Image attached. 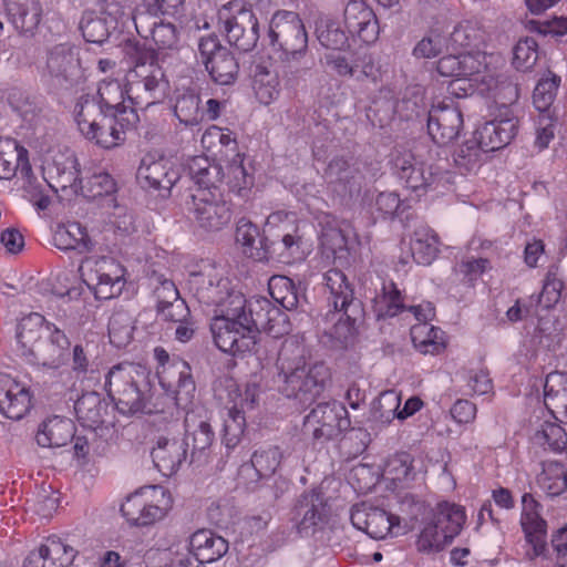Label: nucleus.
I'll list each match as a JSON object with an SVG mask.
<instances>
[{"mask_svg":"<svg viewBox=\"0 0 567 567\" xmlns=\"http://www.w3.org/2000/svg\"><path fill=\"white\" fill-rule=\"evenodd\" d=\"M324 285L329 290V305L333 311H329L324 320L331 323L323 329L324 343L336 350H346L354 346L359 327L364 321V307L362 301L354 296L352 284L339 269H329L323 275Z\"/></svg>","mask_w":567,"mask_h":567,"instance_id":"nucleus-1","label":"nucleus"},{"mask_svg":"<svg viewBox=\"0 0 567 567\" xmlns=\"http://www.w3.org/2000/svg\"><path fill=\"white\" fill-rule=\"evenodd\" d=\"M276 382L287 398L310 403L319 396L331 379V372L323 361L310 362L305 348L298 342H287L277 357Z\"/></svg>","mask_w":567,"mask_h":567,"instance_id":"nucleus-2","label":"nucleus"},{"mask_svg":"<svg viewBox=\"0 0 567 567\" xmlns=\"http://www.w3.org/2000/svg\"><path fill=\"white\" fill-rule=\"evenodd\" d=\"M73 114L81 134L103 148H112L123 143L126 130L138 121L135 110H123L122 114L113 115L103 112L87 96L76 99Z\"/></svg>","mask_w":567,"mask_h":567,"instance_id":"nucleus-3","label":"nucleus"},{"mask_svg":"<svg viewBox=\"0 0 567 567\" xmlns=\"http://www.w3.org/2000/svg\"><path fill=\"white\" fill-rule=\"evenodd\" d=\"M104 389L124 415L152 412V385L148 373L140 365L120 363L112 367L105 375Z\"/></svg>","mask_w":567,"mask_h":567,"instance_id":"nucleus-4","label":"nucleus"},{"mask_svg":"<svg viewBox=\"0 0 567 567\" xmlns=\"http://www.w3.org/2000/svg\"><path fill=\"white\" fill-rule=\"evenodd\" d=\"M228 298L229 305L233 306L228 315L239 318L244 330L255 334V340H258L260 331H266L274 337L288 332L286 315L267 298L252 297L247 301L240 293H230Z\"/></svg>","mask_w":567,"mask_h":567,"instance_id":"nucleus-5","label":"nucleus"},{"mask_svg":"<svg viewBox=\"0 0 567 567\" xmlns=\"http://www.w3.org/2000/svg\"><path fill=\"white\" fill-rule=\"evenodd\" d=\"M303 429L318 443L338 440L343 432L349 431L350 439H360L363 450L369 439L368 432L363 429L351 427V421L346 406L334 400L317 404L306 415Z\"/></svg>","mask_w":567,"mask_h":567,"instance_id":"nucleus-6","label":"nucleus"},{"mask_svg":"<svg viewBox=\"0 0 567 567\" xmlns=\"http://www.w3.org/2000/svg\"><path fill=\"white\" fill-rule=\"evenodd\" d=\"M168 81L152 54L140 58L128 73V101L141 107L161 103L167 95Z\"/></svg>","mask_w":567,"mask_h":567,"instance_id":"nucleus-7","label":"nucleus"},{"mask_svg":"<svg viewBox=\"0 0 567 567\" xmlns=\"http://www.w3.org/2000/svg\"><path fill=\"white\" fill-rule=\"evenodd\" d=\"M465 518L461 506L447 502L440 503L433 522L429 523L419 536V549L430 551L443 548L460 534Z\"/></svg>","mask_w":567,"mask_h":567,"instance_id":"nucleus-8","label":"nucleus"},{"mask_svg":"<svg viewBox=\"0 0 567 567\" xmlns=\"http://www.w3.org/2000/svg\"><path fill=\"white\" fill-rule=\"evenodd\" d=\"M220 30L230 45L241 52L255 49L259 39V23L251 9L229 3L219 11Z\"/></svg>","mask_w":567,"mask_h":567,"instance_id":"nucleus-9","label":"nucleus"},{"mask_svg":"<svg viewBox=\"0 0 567 567\" xmlns=\"http://www.w3.org/2000/svg\"><path fill=\"white\" fill-rule=\"evenodd\" d=\"M226 315L215 317L210 323V331L216 347L226 353L233 355L254 352L258 360H261V347L259 340H255V334H249L244 330L241 320L235 316Z\"/></svg>","mask_w":567,"mask_h":567,"instance_id":"nucleus-10","label":"nucleus"},{"mask_svg":"<svg viewBox=\"0 0 567 567\" xmlns=\"http://www.w3.org/2000/svg\"><path fill=\"white\" fill-rule=\"evenodd\" d=\"M154 352L163 365V371L158 373L162 386L175 394L178 408L186 410L193 403L196 392L189 364L179 358L169 362V354L163 348H156Z\"/></svg>","mask_w":567,"mask_h":567,"instance_id":"nucleus-11","label":"nucleus"},{"mask_svg":"<svg viewBox=\"0 0 567 567\" xmlns=\"http://www.w3.org/2000/svg\"><path fill=\"white\" fill-rule=\"evenodd\" d=\"M393 169L404 187L417 196L440 184L447 174V169L439 165H430L426 168L425 164L409 151L395 155Z\"/></svg>","mask_w":567,"mask_h":567,"instance_id":"nucleus-12","label":"nucleus"},{"mask_svg":"<svg viewBox=\"0 0 567 567\" xmlns=\"http://www.w3.org/2000/svg\"><path fill=\"white\" fill-rule=\"evenodd\" d=\"M198 51L210 79L219 85L233 84L239 73V63L233 52L221 45L216 34L200 38Z\"/></svg>","mask_w":567,"mask_h":567,"instance_id":"nucleus-13","label":"nucleus"},{"mask_svg":"<svg viewBox=\"0 0 567 567\" xmlns=\"http://www.w3.org/2000/svg\"><path fill=\"white\" fill-rule=\"evenodd\" d=\"M270 44L278 47L287 56L296 58L306 52L308 35L305 25L296 12L278 11L274 14L268 32Z\"/></svg>","mask_w":567,"mask_h":567,"instance_id":"nucleus-14","label":"nucleus"},{"mask_svg":"<svg viewBox=\"0 0 567 567\" xmlns=\"http://www.w3.org/2000/svg\"><path fill=\"white\" fill-rule=\"evenodd\" d=\"M188 209L194 223L206 233L219 231L231 220L230 207L223 199L221 193L197 190L192 195Z\"/></svg>","mask_w":567,"mask_h":567,"instance_id":"nucleus-15","label":"nucleus"},{"mask_svg":"<svg viewBox=\"0 0 567 567\" xmlns=\"http://www.w3.org/2000/svg\"><path fill=\"white\" fill-rule=\"evenodd\" d=\"M154 497L161 495V499H147L144 493L130 495L121 506V512L132 526L143 527L162 519L171 507V497L166 496L162 488L153 487Z\"/></svg>","mask_w":567,"mask_h":567,"instance_id":"nucleus-16","label":"nucleus"},{"mask_svg":"<svg viewBox=\"0 0 567 567\" xmlns=\"http://www.w3.org/2000/svg\"><path fill=\"white\" fill-rule=\"evenodd\" d=\"M327 501L323 493L317 489L302 493L291 511V519L300 534H313L327 523Z\"/></svg>","mask_w":567,"mask_h":567,"instance_id":"nucleus-17","label":"nucleus"},{"mask_svg":"<svg viewBox=\"0 0 567 567\" xmlns=\"http://www.w3.org/2000/svg\"><path fill=\"white\" fill-rule=\"evenodd\" d=\"M83 276L86 285L93 289L95 298L100 300L120 296L125 285L124 269L113 259L97 260L94 268L89 269Z\"/></svg>","mask_w":567,"mask_h":567,"instance_id":"nucleus-18","label":"nucleus"},{"mask_svg":"<svg viewBox=\"0 0 567 567\" xmlns=\"http://www.w3.org/2000/svg\"><path fill=\"white\" fill-rule=\"evenodd\" d=\"M179 177V171L171 159L163 156L155 158L153 155L142 158L136 173L143 188L165 192L163 196L169 194Z\"/></svg>","mask_w":567,"mask_h":567,"instance_id":"nucleus-19","label":"nucleus"},{"mask_svg":"<svg viewBox=\"0 0 567 567\" xmlns=\"http://www.w3.org/2000/svg\"><path fill=\"white\" fill-rule=\"evenodd\" d=\"M47 337L40 342L30 363L59 369L70 360L71 341L55 323L47 322Z\"/></svg>","mask_w":567,"mask_h":567,"instance_id":"nucleus-20","label":"nucleus"},{"mask_svg":"<svg viewBox=\"0 0 567 567\" xmlns=\"http://www.w3.org/2000/svg\"><path fill=\"white\" fill-rule=\"evenodd\" d=\"M542 507L530 493L523 495L520 526L526 542L533 547V554H527L529 559L543 555L547 545V522L540 515Z\"/></svg>","mask_w":567,"mask_h":567,"instance_id":"nucleus-21","label":"nucleus"},{"mask_svg":"<svg viewBox=\"0 0 567 567\" xmlns=\"http://www.w3.org/2000/svg\"><path fill=\"white\" fill-rule=\"evenodd\" d=\"M427 133L437 145L444 146L453 142L463 128V116L458 105L433 106L427 112Z\"/></svg>","mask_w":567,"mask_h":567,"instance_id":"nucleus-22","label":"nucleus"},{"mask_svg":"<svg viewBox=\"0 0 567 567\" xmlns=\"http://www.w3.org/2000/svg\"><path fill=\"white\" fill-rule=\"evenodd\" d=\"M518 130V120L509 109L501 111L494 120L484 123L475 131L476 138L485 153L501 150L508 145Z\"/></svg>","mask_w":567,"mask_h":567,"instance_id":"nucleus-23","label":"nucleus"},{"mask_svg":"<svg viewBox=\"0 0 567 567\" xmlns=\"http://www.w3.org/2000/svg\"><path fill=\"white\" fill-rule=\"evenodd\" d=\"M185 434L181 440L187 444L190 463L203 464L207 461L208 451L214 442L215 433L210 424L195 415L187 413L184 420Z\"/></svg>","mask_w":567,"mask_h":567,"instance_id":"nucleus-24","label":"nucleus"},{"mask_svg":"<svg viewBox=\"0 0 567 567\" xmlns=\"http://www.w3.org/2000/svg\"><path fill=\"white\" fill-rule=\"evenodd\" d=\"M344 23L348 32L364 43H373L380 32L373 10L364 0H350L344 8Z\"/></svg>","mask_w":567,"mask_h":567,"instance_id":"nucleus-25","label":"nucleus"},{"mask_svg":"<svg viewBox=\"0 0 567 567\" xmlns=\"http://www.w3.org/2000/svg\"><path fill=\"white\" fill-rule=\"evenodd\" d=\"M47 68L59 85L72 84L81 73L76 49L66 43L55 45L49 51Z\"/></svg>","mask_w":567,"mask_h":567,"instance_id":"nucleus-26","label":"nucleus"},{"mask_svg":"<svg viewBox=\"0 0 567 567\" xmlns=\"http://www.w3.org/2000/svg\"><path fill=\"white\" fill-rule=\"evenodd\" d=\"M398 518L379 507L362 504L351 512L354 527L365 532L373 539H384L395 525Z\"/></svg>","mask_w":567,"mask_h":567,"instance_id":"nucleus-27","label":"nucleus"},{"mask_svg":"<svg viewBox=\"0 0 567 567\" xmlns=\"http://www.w3.org/2000/svg\"><path fill=\"white\" fill-rule=\"evenodd\" d=\"M324 176L330 184L339 186L340 192L349 197L360 195L365 179L360 168L342 156H336L329 162Z\"/></svg>","mask_w":567,"mask_h":567,"instance_id":"nucleus-28","label":"nucleus"},{"mask_svg":"<svg viewBox=\"0 0 567 567\" xmlns=\"http://www.w3.org/2000/svg\"><path fill=\"white\" fill-rule=\"evenodd\" d=\"M163 18L134 13L133 21L137 33L142 38H151L159 50L176 49L178 43L176 27L171 22H164Z\"/></svg>","mask_w":567,"mask_h":567,"instance_id":"nucleus-29","label":"nucleus"},{"mask_svg":"<svg viewBox=\"0 0 567 567\" xmlns=\"http://www.w3.org/2000/svg\"><path fill=\"white\" fill-rule=\"evenodd\" d=\"M30 408L29 391L10 375L0 373V412L8 419L21 420Z\"/></svg>","mask_w":567,"mask_h":567,"instance_id":"nucleus-30","label":"nucleus"},{"mask_svg":"<svg viewBox=\"0 0 567 567\" xmlns=\"http://www.w3.org/2000/svg\"><path fill=\"white\" fill-rule=\"evenodd\" d=\"M151 456L158 472L169 477L186 461L188 456L187 444L177 439L161 436L152 449Z\"/></svg>","mask_w":567,"mask_h":567,"instance_id":"nucleus-31","label":"nucleus"},{"mask_svg":"<svg viewBox=\"0 0 567 567\" xmlns=\"http://www.w3.org/2000/svg\"><path fill=\"white\" fill-rule=\"evenodd\" d=\"M78 421L84 427L96 431L104 425L112 424L109 421L110 405L97 392L83 393L74 403Z\"/></svg>","mask_w":567,"mask_h":567,"instance_id":"nucleus-32","label":"nucleus"},{"mask_svg":"<svg viewBox=\"0 0 567 567\" xmlns=\"http://www.w3.org/2000/svg\"><path fill=\"white\" fill-rule=\"evenodd\" d=\"M477 89L482 94L494 99L495 103L501 105V111L508 109L519 96L518 83L515 76L508 73L484 74Z\"/></svg>","mask_w":567,"mask_h":567,"instance_id":"nucleus-33","label":"nucleus"},{"mask_svg":"<svg viewBox=\"0 0 567 567\" xmlns=\"http://www.w3.org/2000/svg\"><path fill=\"white\" fill-rule=\"evenodd\" d=\"M190 548L199 564L215 563L228 551V542L209 529H199L190 537Z\"/></svg>","mask_w":567,"mask_h":567,"instance_id":"nucleus-34","label":"nucleus"},{"mask_svg":"<svg viewBox=\"0 0 567 567\" xmlns=\"http://www.w3.org/2000/svg\"><path fill=\"white\" fill-rule=\"evenodd\" d=\"M187 168L189 177L198 186L197 190L220 193L218 186L223 183L224 171L218 163L200 155L190 158Z\"/></svg>","mask_w":567,"mask_h":567,"instance_id":"nucleus-35","label":"nucleus"},{"mask_svg":"<svg viewBox=\"0 0 567 567\" xmlns=\"http://www.w3.org/2000/svg\"><path fill=\"white\" fill-rule=\"evenodd\" d=\"M422 406V400L417 396H412L408 399L404 403V406L399 410L400 396L393 391H388L380 395L378 405L373 411V416L374 419H379L384 423H390L395 417L404 420L413 415Z\"/></svg>","mask_w":567,"mask_h":567,"instance_id":"nucleus-36","label":"nucleus"},{"mask_svg":"<svg viewBox=\"0 0 567 567\" xmlns=\"http://www.w3.org/2000/svg\"><path fill=\"white\" fill-rule=\"evenodd\" d=\"M17 172L20 175L30 173L28 151L16 140H0V179H10Z\"/></svg>","mask_w":567,"mask_h":567,"instance_id":"nucleus-37","label":"nucleus"},{"mask_svg":"<svg viewBox=\"0 0 567 567\" xmlns=\"http://www.w3.org/2000/svg\"><path fill=\"white\" fill-rule=\"evenodd\" d=\"M45 319L40 313H30L21 319L17 327V341L22 357L30 362L34 355V350L39 347L42 339V331L45 330Z\"/></svg>","mask_w":567,"mask_h":567,"instance_id":"nucleus-38","label":"nucleus"},{"mask_svg":"<svg viewBox=\"0 0 567 567\" xmlns=\"http://www.w3.org/2000/svg\"><path fill=\"white\" fill-rule=\"evenodd\" d=\"M125 95L128 96L127 89L123 87L118 81H103L96 93H83L80 96L91 97L103 112L118 115L123 110H135L133 104H125Z\"/></svg>","mask_w":567,"mask_h":567,"instance_id":"nucleus-39","label":"nucleus"},{"mask_svg":"<svg viewBox=\"0 0 567 567\" xmlns=\"http://www.w3.org/2000/svg\"><path fill=\"white\" fill-rule=\"evenodd\" d=\"M481 58V53L471 52L449 54L437 61L436 70L442 76H473L484 68Z\"/></svg>","mask_w":567,"mask_h":567,"instance_id":"nucleus-40","label":"nucleus"},{"mask_svg":"<svg viewBox=\"0 0 567 567\" xmlns=\"http://www.w3.org/2000/svg\"><path fill=\"white\" fill-rule=\"evenodd\" d=\"M74 431L71 420L54 416L40 425L35 440L42 447H61L74 437Z\"/></svg>","mask_w":567,"mask_h":567,"instance_id":"nucleus-41","label":"nucleus"},{"mask_svg":"<svg viewBox=\"0 0 567 567\" xmlns=\"http://www.w3.org/2000/svg\"><path fill=\"white\" fill-rule=\"evenodd\" d=\"M268 289L271 298L286 310H295L306 302L305 289L286 276H272Z\"/></svg>","mask_w":567,"mask_h":567,"instance_id":"nucleus-42","label":"nucleus"},{"mask_svg":"<svg viewBox=\"0 0 567 567\" xmlns=\"http://www.w3.org/2000/svg\"><path fill=\"white\" fill-rule=\"evenodd\" d=\"M236 243L244 247V254L257 261L268 260V237L261 238L259 229L241 219L236 228Z\"/></svg>","mask_w":567,"mask_h":567,"instance_id":"nucleus-43","label":"nucleus"},{"mask_svg":"<svg viewBox=\"0 0 567 567\" xmlns=\"http://www.w3.org/2000/svg\"><path fill=\"white\" fill-rule=\"evenodd\" d=\"M53 240L54 245L61 250L72 249L81 254L90 252L94 247L86 228L76 221L58 227Z\"/></svg>","mask_w":567,"mask_h":567,"instance_id":"nucleus-44","label":"nucleus"},{"mask_svg":"<svg viewBox=\"0 0 567 567\" xmlns=\"http://www.w3.org/2000/svg\"><path fill=\"white\" fill-rule=\"evenodd\" d=\"M116 18L84 12L80 21V30L85 41L94 44L104 43L111 35V31L115 29Z\"/></svg>","mask_w":567,"mask_h":567,"instance_id":"nucleus-45","label":"nucleus"},{"mask_svg":"<svg viewBox=\"0 0 567 567\" xmlns=\"http://www.w3.org/2000/svg\"><path fill=\"white\" fill-rule=\"evenodd\" d=\"M217 276L203 271L190 275V288L195 290L197 298L207 305H224V296L220 287L226 289V284Z\"/></svg>","mask_w":567,"mask_h":567,"instance_id":"nucleus-46","label":"nucleus"},{"mask_svg":"<svg viewBox=\"0 0 567 567\" xmlns=\"http://www.w3.org/2000/svg\"><path fill=\"white\" fill-rule=\"evenodd\" d=\"M174 114L186 126L198 125L205 115L199 94L193 90L178 93L174 104Z\"/></svg>","mask_w":567,"mask_h":567,"instance_id":"nucleus-47","label":"nucleus"},{"mask_svg":"<svg viewBox=\"0 0 567 567\" xmlns=\"http://www.w3.org/2000/svg\"><path fill=\"white\" fill-rule=\"evenodd\" d=\"M252 89L262 104L271 103L279 95V79L275 71L265 64H256L252 73Z\"/></svg>","mask_w":567,"mask_h":567,"instance_id":"nucleus-48","label":"nucleus"},{"mask_svg":"<svg viewBox=\"0 0 567 567\" xmlns=\"http://www.w3.org/2000/svg\"><path fill=\"white\" fill-rule=\"evenodd\" d=\"M537 483L548 496H558L567 489V468L557 461L544 462Z\"/></svg>","mask_w":567,"mask_h":567,"instance_id":"nucleus-49","label":"nucleus"},{"mask_svg":"<svg viewBox=\"0 0 567 567\" xmlns=\"http://www.w3.org/2000/svg\"><path fill=\"white\" fill-rule=\"evenodd\" d=\"M289 228H292L290 224H284L282 229L271 234L274 238L268 240V256L278 254L282 258H291L301 254V237L297 234V229L289 231Z\"/></svg>","mask_w":567,"mask_h":567,"instance_id":"nucleus-50","label":"nucleus"},{"mask_svg":"<svg viewBox=\"0 0 567 567\" xmlns=\"http://www.w3.org/2000/svg\"><path fill=\"white\" fill-rule=\"evenodd\" d=\"M410 246L414 260L420 265H430L439 251L436 235L425 228L414 231Z\"/></svg>","mask_w":567,"mask_h":567,"instance_id":"nucleus-51","label":"nucleus"},{"mask_svg":"<svg viewBox=\"0 0 567 567\" xmlns=\"http://www.w3.org/2000/svg\"><path fill=\"white\" fill-rule=\"evenodd\" d=\"M133 319L126 311H116L109 321L110 342L118 348H125L133 340Z\"/></svg>","mask_w":567,"mask_h":567,"instance_id":"nucleus-52","label":"nucleus"},{"mask_svg":"<svg viewBox=\"0 0 567 567\" xmlns=\"http://www.w3.org/2000/svg\"><path fill=\"white\" fill-rule=\"evenodd\" d=\"M317 39L320 44L331 50H343L348 47V35L340 24L330 19H322L318 22Z\"/></svg>","mask_w":567,"mask_h":567,"instance_id":"nucleus-53","label":"nucleus"},{"mask_svg":"<svg viewBox=\"0 0 567 567\" xmlns=\"http://www.w3.org/2000/svg\"><path fill=\"white\" fill-rule=\"evenodd\" d=\"M42 9L38 0H24L12 12V21L23 33L33 32L41 21Z\"/></svg>","mask_w":567,"mask_h":567,"instance_id":"nucleus-54","label":"nucleus"},{"mask_svg":"<svg viewBox=\"0 0 567 567\" xmlns=\"http://www.w3.org/2000/svg\"><path fill=\"white\" fill-rule=\"evenodd\" d=\"M559 84L560 76L551 71H547V73L539 79L533 93V103L538 111L545 112L549 109L555 101Z\"/></svg>","mask_w":567,"mask_h":567,"instance_id":"nucleus-55","label":"nucleus"},{"mask_svg":"<svg viewBox=\"0 0 567 567\" xmlns=\"http://www.w3.org/2000/svg\"><path fill=\"white\" fill-rule=\"evenodd\" d=\"M244 155L237 153L228 166V186L229 190L239 197H247L254 184V178L250 176L244 164Z\"/></svg>","mask_w":567,"mask_h":567,"instance_id":"nucleus-56","label":"nucleus"},{"mask_svg":"<svg viewBox=\"0 0 567 567\" xmlns=\"http://www.w3.org/2000/svg\"><path fill=\"white\" fill-rule=\"evenodd\" d=\"M534 442L547 446L553 452H563L567 449V433L559 424L545 422L533 437Z\"/></svg>","mask_w":567,"mask_h":567,"instance_id":"nucleus-57","label":"nucleus"},{"mask_svg":"<svg viewBox=\"0 0 567 567\" xmlns=\"http://www.w3.org/2000/svg\"><path fill=\"white\" fill-rule=\"evenodd\" d=\"M381 291L375 298L379 318L394 317L404 309L403 298L394 282H383Z\"/></svg>","mask_w":567,"mask_h":567,"instance_id":"nucleus-58","label":"nucleus"},{"mask_svg":"<svg viewBox=\"0 0 567 567\" xmlns=\"http://www.w3.org/2000/svg\"><path fill=\"white\" fill-rule=\"evenodd\" d=\"M246 427V417L244 412L237 406L228 410L227 417L224 420L221 441L227 449H234L238 445Z\"/></svg>","mask_w":567,"mask_h":567,"instance_id":"nucleus-59","label":"nucleus"},{"mask_svg":"<svg viewBox=\"0 0 567 567\" xmlns=\"http://www.w3.org/2000/svg\"><path fill=\"white\" fill-rule=\"evenodd\" d=\"M484 153L476 138L472 137L455 150L453 161L461 171L467 173L478 167Z\"/></svg>","mask_w":567,"mask_h":567,"instance_id":"nucleus-60","label":"nucleus"},{"mask_svg":"<svg viewBox=\"0 0 567 567\" xmlns=\"http://www.w3.org/2000/svg\"><path fill=\"white\" fill-rule=\"evenodd\" d=\"M282 453L277 446H268L254 452L251 466L259 477H270L280 465Z\"/></svg>","mask_w":567,"mask_h":567,"instance_id":"nucleus-61","label":"nucleus"},{"mask_svg":"<svg viewBox=\"0 0 567 567\" xmlns=\"http://www.w3.org/2000/svg\"><path fill=\"white\" fill-rule=\"evenodd\" d=\"M442 331L439 328L420 323L414 326L411 330L412 341L421 352L434 353L443 348V342L439 341V334Z\"/></svg>","mask_w":567,"mask_h":567,"instance_id":"nucleus-62","label":"nucleus"},{"mask_svg":"<svg viewBox=\"0 0 567 567\" xmlns=\"http://www.w3.org/2000/svg\"><path fill=\"white\" fill-rule=\"evenodd\" d=\"M413 457L406 452L390 456L385 463L384 472L393 482H406L413 478Z\"/></svg>","mask_w":567,"mask_h":567,"instance_id":"nucleus-63","label":"nucleus"},{"mask_svg":"<svg viewBox=\"0 0 567 567\" xmlns=\"http://www.w3.org/2000/svg\"><path fill=\"white\" fill-rule=\"evenodd\" d=\"M116 190V184L112 176L105 172L93 174L85 184L81 186V193L84 197L95 199L107 196Z\"/></svg>","mask_w":567,"mask_h":567,"instance_id":"nucleus-64","label":"nucleus"}]
</instances>
